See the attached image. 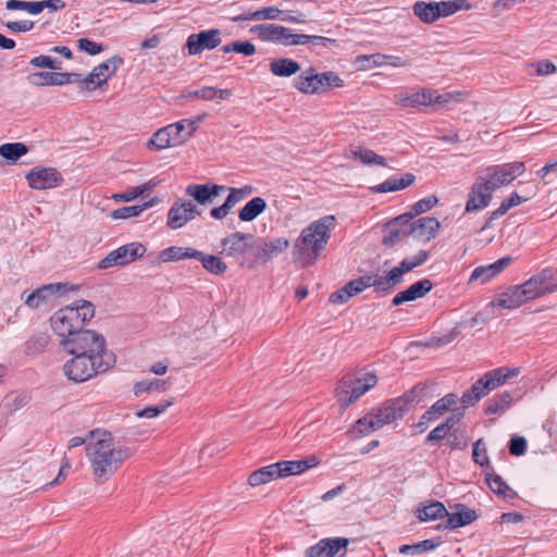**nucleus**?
<instances>
[{"mask_svg":"<svg viewBox=\"0 0 557 557\" xmlns=\"http://www.w3.org/2000/svg\"><path fill=\"white\" fill-rule=\"evenodd\" d=\"M170 385V382L168 380H160L154 379L151 381H140L135 383L134 385V394L140 395L145 392H151V391H166Z\"/></svg>","mask_w":557,"mask_h":557,"instance_id":"nucleus-55","label":"nucleus"},{"mask_svg":"<svg viewBox=\"0 0 557 557\" xmlns=\"http://www.w3.org/2000/svg\"><path fill=\"white\" fill-rule=\"evenodd\" d=\"M354 156L366 165H387L384 157L379 156L373 150L368 148H359L358 150L354 151Z\"/></svg>","mask_w":557,"mask_h":557,"instance_id":"nucleus-56","label":"nucleus"},{"mask_svg":"<svg viewBox=\"0 0 557 557\" xmlns=\"http://www.w3.org/2000/svg\"><path fill=\"white\" fill-rule=\"evenodd\" d=\"M72 358L63 366V371L66 377L74 382H85L103 371L96 369V363L87 360L77 355H71Z\"/></svg>","mask_w":557,"mask_h":557,"instance_id":"nucleus-14","label":"nucleus"},{"mask_svg":"<svg viewBox=\"0 0 557 557\" xmlns=\"http://www.w3.org/2000/svg\"><path fill=\"white\" fill-rule=\"evenodd\" d=\"M520 285L525 290L524 294L529 301L557 292V282L554 280L553 270L549 268L532 275Z\"/></svg>","mask_w":557,"mask_h":557,"instance_id":"nucleus-11","label":"nucleus"},{"mask_svg":"<svg viewBox=\"0 0 557 557\" xmlns=\"http://www.w3.org/2000/svg\"><path fill=\"white\" fill-rule=\"evenodd\" d=\"M525 172V164L520 161L490 165L482 170L478 177L494 193L509 185Z\"/></svg>","mask_w":557,"mask_h":557,"instance_id":"nucleus-5","label":"nucleus"},{"mask_svg":"<svg viewBox=\"0 0 557 557\" xmlns=\"http://www.w3.org/2000/svg\"><path fill=\"white\" fill-rule=\"evenodd\" d=\"M482 445L484 446L483 438H479L473 444L472 459L475 463H479L481 467H490V459L487 457L486 448H481Z\"/></svg>","mask_w":557,"mask_h":557,"instance_id":"nucleus-62","label":"nucleus"},{"mask_svg":"<svg viewBox=\"0 0 557 557\" xmlns=\"http://www.w3.org/2000/svg\"><path fill=\"white\" fill-rule=\"evenodd\" d=\"M156 186H157V182H154L153 180H150L149 182H147L143 185L133 187L132 189L126 190L122 194L113 195V199H115L117 201L129 202L139 196L145 198V194L151 191Z\"/></svg>","mask_w":557,"mask_h":557,"instance_id":"nucleus-51","label":"nucleus"},{"mask_svg":"<svg viewBox=\"0 0 557 557\" xmlns=\"http://www.w3.org/2000/svg\"><path fill=\"white\" fill-rule=\"evenodd\" d=\"M485 480L490 488L495 494L510 499L517 496V493L511 487H509V485L504 481V479L500 475L494 472H486Z\"/></svg>","mask_w":557,"mask_h":557,"instance_id":"nucleus-45","label":"nucleus"},{"mask_svg":"<svg viewBox=\"0 0 557 557\" xmlns=\"http://www.w3.org/2000/svg\"><path fill=\"white\" fill-rule=\"evenodd\" d=\"M157 202H158V199L153 198L149 201H146L145 203H143L140 206L135 205V206L122 207V208H119L115 211H113L112 216L114 219H128V218H133V216H138L144 210L152 207Z\"/></svg>","mask_w":557,"mask_h":557,"instance_id":"nucleus-52","label":"nucleus"},{"mask_svg":"<svg viewBox=\"0 0 557 557\" xmlns=\"http://www.w3.org/2000/svg\"><path fill=\"white\" fill-rule=\"evenodd\" d=\"M265 209V200L261 197H255L239 210L238 218L243 222H250L260 215Z\"/></svg>","mask_w":557,"mask_h":557,"instance_id":"nucleus-41","label":"nucleus"},{"mask_svg":"<svg viewBox=\"0 0 557 557\" xmlns=\"http://www.w3.org/2000/svg\"><path fill=\"white\" fill-rule=\"evenodd\" d=\"M29 64L36 67H47L53 71L62 69V63L49 55H38L30 59Z\"/></svg>","mask_w":557,"mask_h":557,"instance_id":"nucleus-61","label":"nucleus"},{"mask_svg":"<svg viewBox=\"0 0 557 557\" xmlns=\"http://www.w3.org/2000/svg\"><path fill=\"white\" fill-rule=\"evenodd\" d=\"M440 10V17L449 16L460 10L470 9V4L467 0H450V1H442L437 2Z\"/></svg>","mask_w":557,"mask_h":557,"instance_id":"nucleus-57","label":"nucleus"},{"mask_svg":"<svg viewBox=\"0 0 557 557\" xmlns=\"http://www.w3.org/2000/svg\"><path fill=\"white\" fill-rule=\"evenodd\" d=\"M519 374L518 368H498L486 372L469 389H467L460 401L463 407L475 405L481 398L487 395L491 391L504 384L508 379Z\"/></svg>","mask_w":557,"mask_h":557,"instance_id":"nucleus-4","label":"nucleus"},{"mask_svg":"<svg viewBox=\"0 0 557 557\" xmlns=\"http://www.w3.org/2000/svg\"><path fill=\"white\" fill-rule=\"evenodd\" d=\"M440 227L441 223L436 218L424 216L412 222L408 233L416 239L429 242L436 236Z\"/></svg>","mask_w":557,"mask_h":557,"instance_id":"nucleus-20","label":"nucleus"},{"mask_svg":"<svg viewBox=\"0 0 557 557\" xmlns=\"http://www.w3.org/2000/svg\"><path fill=\"white\" fill-rule=\"evenodd\" d=\"M289 246V242L284 237L272 238L265 242L262 246H256V258L260 263H265L269 260L277 257Z\"/></svg>","mask_w":557,"mask_h":557,"instance_id":"nucleus-25","label":"nucleus"},{"mask_svg":"<svg viewBox=\"0 0 557 557\" xmlns=\"http://www.w3.org/2000/svg\"><path fill=\"white\" fill-rule=\"evenodd\" d=\"M148 146H153L157 150H162L171 146H177L172 137V133L169 127H162L157 131L151 139L148 141Z\"/></svg>","mask_w":557,"mask_h":557,"instance_id":"nucleus-53","label":"nucleus"},{"mask_svg":"<svg viewBox=\"0 0 557 557\" xmlns=\"http://www.w3.org/2000/svg\"><path fill=\"white\" fill-rule=\"evenodd\" d=\"M198 257L195 259L199 260L206 271L214 275H221L226 272V263L219 257L213 255H207L199 250Z\"/></svg>","mask_w":557,"mask_h":557,"instance_id":"nucleus-48","label":"nucleus"},{"mask_svg":"<svg viewBox=\"0 0 557 557\" xmlns=\"http://www.w3.org/2000/svg\"><path fill=\"white\" fill-rule=\"evenodd\" d=\"M280 466L273 463L253 471L249 475L248 482L251 486H259L280 478Z\"/></svg>","mask_w":557,"mask_h":557,"instance_id":"nucleus-40","label":"nucleus"},{"mask_svg":"<svg viewBox=\"0 0 557 557\" xmlns=\"http://www.w3.org/2000/svg\"><path fill=\"white\" fill-rule=\"evenodd\" d=\"M199 250L191 247H177L171 246L160 251L159 260L160 262H174L184 259H195L198 257Z\"/></svg>","mask_w":557,"mask_h":557,"instance_id":"nucleus-33","label":"nucleus"},{"mask_svg":"<svg viewBox=\"0 0 557 557\" xmlns=\"http://www.w3.org/2000/svg\"><path fill=\"white\" fill-rule=\"evenodd\" d=\"M334 215H325L306 226L294 245L296 259L312 258L314 261L325 249L334 227Z\"/></svg>","mask_w":557,"mask_h":557,"instance_id":"nucleus-2","label":"nucleus"},{"mask_svg":"<svg viewBox=\"0 0 557 557\" xmlns=\"http://www.w3.org/2000/svg\"><path fill=\"white\" fill-rule=\"evenodd\" d=\"M94 315L95 306L90 301L77 300L73 305L55 311L50 318V324L62 339H69L79 332Z\"/></svg>","mask_w":557,"mask_h":557,"instance_id":"nucleus-3","label":"nucleus"},{"mask_svg":"<svg viewBox=\"0 0 557 557\" xmlns=\"http://www.w3.org/2000/svg\"><path fill=\"white\" fill-rule=\"evenodd\" d=\"M433 288V283L429 278L418 281L407 289L399 292L392 300L393 306H400L407 301H413L422 298Z\"/></svg>","mask_w":557,"mask_h":557,"instance_id":"nucleus-23","label":"nucleus"},{"mask_svg":"<svg viewBox=\"0 0 557 557\" xmlns=\"http://www.w3.org/2000/svg\"><path fill=\"white\" fill-rule=\"evenodd\" d=\"M416 177L411 173H406L400 178L391 177L383 183L379 184L371 188V190L375 194L391 193L405 189L413 184Z\"/></svg>","mask_w":557,"mask_h":557,"instance_id":"nucleus-34","label":"nucleus"},{"mask_svg":"<svg viewBox=\"0 0 557 557\" xmlns=\"http://www.w3.org/2000/svg\"><path fill=\"white\" fill-rule=\"evenodd\" d=\"M448 510L441 502L431 503L418 510L417 517L420 521H433L444 518Z\"/></svg>","mask_w":557,"mask_h":557,"instance_id":"nucleus-49","label":"nucleus"},{"mask_svg":"<svg viewBox=\"0 0 557 557\" xmlns=\"http://www.w3.org/2000/svg\"><path fill=\"white\" fill-rule=\"evenodd\" d=\"M225 189L226 186L218 184H190L186 188V195L193 197L199 205H206Z\"/></svg>","mask_w":557,"mask_h":557,"instance_id":"nucleus-26","label":"nucleus"},{"mask_svg":"<svg viewBox=\"0 0 557 557\" xmlns=\"http://www.w3.org/2000/svg\"><path fill=\"white\" fill-rule=\"evenodd\" d=\"M541 180L544 181L545 184H552L555 182L557 177V160L544 165L536 173Z\"/></svg>","mask_w":557,"mask_h":557,"instance_id":"nucleus-63","label":"nucleus"},{"mask_svg":"<svg viewBox=\"0 0 557 557\" xmlns=\"http://www.w3.org/2000/svg\"><path fill=\"white\" fill-rule=\"evenodd\" d=\"M395 103L403 108H419L431 104V89H423L411 95L395 96Z\"/></svg>","mask_w":557,"mask_h":557,"instance_id":"nucleus-36","label":"nucleus"},{"mask_svg":"<svg viewBox=\"0 0 557 557\" xmlns=\"http://www.w3.org/2000/svg\"><path fill=\"white\" fill-rule=\"evenodd\" d=\"M26 181L32 189L44 190L60 186L63 177L54 168L35 166L27 173Z\"/></svg>","mask_w":557,"mask_h":557,"instance_id":"nucleus-12","label":"nucleus"},{"mask_svg":"<svg viewBox=\"0 0 557 557\" xmlns=\"http://www.w3.org/2000/svg\"><path fill=\"white\" fill-rule=\"evenodd\" d=\"M524 292L521 285L511 286L493 304L505 309L519 308L529 301Z\"/></svg>","mask_w":557,"mask_h":557,"instance_id":"nucleus-29","label":"nucleus"},{"mask_svg":"<svg viewBox=\"0 0 557 557\" xmlns=\"http://www.w3.org/2000/svg\"><path fill=\"white\" fill-rule=\"evenodd\" d=\"M492 198L493 191L476 176L468 194L465 212L472 213L487 208Z\"/></svg>","mask_w":557,"mask_h":557,"instance_id":"nucleus-18","label":"nucleus"},{"mask_svg":"<svg viewBox=\"0 0 557 557\" xmlns=\"http://www.w3.org/2000/svg\"><path fill=\"white\" fill-rule=\"evenodd\" d=\"M77 287L69 283H51L44 285L32 292L25 299V305L36 309L47 304L53 296L69 290H76Z\"/></svg>","mask_w":557,"mask_h":557,"instance_id":"nucleus-17","label":"nucleus"},{"mask_svg":"<svg viewBox=\"0 0 557 557\" xmlns=\"http://www.w3.org/2000/svg\"><path fill=\"white\" fill-rule=\"evenodd\" d=\"M329 557H343L349 541L345 537H326Z\"/></svg>","mask_w":557,"mask_h":557,"instance_id":"nucleus-58","label":"nucleus"},{"mask_svg":"<svg viewBox=\"0 0 557 557\" xmlns=\"http://www.w3.org/2000/svg\"><path fill=\"white\" fill-rule=\"evenodd\" d=\"M145 252L146 247L143 244L133 242L109 252L99 261L98 268L109 269L114 265H126L143 257Z\"/></svg>","mask_w":557,"mask_h":557,"instance_id":"nucleus-10","label":"nucleus"},{"mask_svg":"<svg viewBox=\"0 0 557 557\" xmlns=\"http://www.w3.org/2000/svg\"><path fill=\"white\" fill-rule=\"evenodd\" d=\"M513 259L510 256H507L498 259L492 264L478 267L472 271L469 283L480 281L481 284H485L509 267Z\"/></svg>","mask_w":557,"mask_h":557,"instance_id":"nucleus-21","label":"nucleus"},{"mask_svg":"<svg viewBox=\"0 0 557 557\" xmlns=\"http://www.w3.org/2000/svg\"><path fill=\"white\" fill-rule=\"evenodd\" d=\"M376 383L377 377L373 373H366L356 379L344 377L336 389V397L341 407L346 409L364 393L374 387Z\"/></svg>","mask_w":557,"mask_h":557,"instance_id":"nucleus-6","label":"nucleus"},{"mask_svg":"<svg viewBox=\"0 0 557 557\" xmlns=\"http://www.w3.org/2000/svg\"><path fill=\"white\" fill-rule=\"evenodd\" d=\"M438 203V198L435 195L428 196L417 201L410 209L409 212L401 214L393 220V225L400 223H408L414 216L430 211Z\"/></svg>","mask_w":557,"mask_h":557,"instance_id":"nucleus-31","label":"nucleus"},{"mask_svg":"<svg viewBox=\"0 0 557 557\" xmlns=\"http://www.w3.org/2000/svg\"><path fill=\"white\" fill-rule=\"evenodd\" d=\"M276 465L280 466V478H285L288 475L300 474L304 471L315 467L319 465V459L315 456H310L301 460L280 461L276 462Z\"/></svg>","mask_w":557,"mask_h":557,"instance_id":"nucleus-30","label":"nucleus"},{"mask_svg":"<svg viewBox=\"0 0 557 557\" xmlns=\"http://www.w3.org/2000/svg\"><path fill=\"white\" fill-rule=\"evenodd\" d=\"M200 214L193 201L178 199L169 210L166 224L170 228L177 230Z\"/></svg>","mask_w":557,"mask_h":557,"instance_id":"nucleus-15","label":"nucleus"},{"mask_svg":"<svg viewBox=\"0 0 557 557\" xmlns=\"http://www.w3.org/2000/svg\"><path fill=\"white\" fill-rule=\"evenodd\" d=\"M300 70V65L298 62L282 58V59H274L270 63V71L275 75L280 77H288L294 74H296Z\"/></svg>","mask_w":557,"mask_h":557,"instance_id":"nucleus-44","label":"nucleus"},{"mask_svg":"<svg viewBox=\"0 0 557 557\" xmlns=\"http://www.w3.org/2000/svg\"><path fill=\"white\" fill-rule=\"evenodd\" d=\"M512 401V395L504 392L502 395L494 397L487 401L485 407L486 414L502 413Z\"/></svg>","mask_w":557,"mask_h":557,"instance_id":"nucleus-54","label":"nucleus"},{"mask_svg":"<svg viewBox=\"0 0 557 557\" xmlns=\"http://www.w3.org/2000/svg\"><path fill=\"white\" fill-rule=\"evenodd\" d=\"M172 404L173 403L171 400H165L156 406H149L144 409L137 410L135 414L138 418H156L159 414L163 413L170 406H172Z\"/></svg>","mask_w":557,"mask_h":557,"instance_id":"nucleus-60","label":"nucleus"},{"mask_svg":"<svg viewBox=\"0 0 557 557\" xmlns=\"http://www.w3.org/2000/svg\"><path fill=\"white\" fill-rule=\"evenodd\" d=\"M28 148L23 143H9L0 146V156L4 158L8 163H15L22 156L26 154Z\"/></svg>","mask_w":557,"mask_h":557,"instance_id":"nucleus-50","label":"nucleus"},{"mask_svg":"<svg viewBox=\"0 0 557 557\" xmlns=\"http://www.w3.org/2000/svg\"><path fill=\"white\" fill-rule=\"evenodd\" d=\"M343 79L334 72L314 73L313 69L295 79V87L304 94H318L325 87H342Z\"/></svg>","mask_w":557,"mask_h":557,"instance_id":"nucleus-7","label":"nucleus"},{"mask_svg":"<svg viewBox=\"0 0 557 557\" xmlns=\"http://www.w3.org/2000/svg\"><path fill=\"white\" fill-rule=\"evenodd\" d=\"M71 355L84 357L92 363L95 361L96 369L103 372L109 370L115 363V356L112 351L107 349V345L102 347V349H87L79 352H72Z\"/></svg>","mask_w":557,"mask_h":557,"instance_id":"nucleus-24","label":"nucleus"},{"mask_svg":"<svg viewBox=\"0 0 557 557\" xmlns=\"http://www.w3.org/2000/svg\"><path fill=\"white\" fill-rule=\"evenodd\" d=\"M123 64V59L119 55H113L112 58L108 59L107 61L100 63L99 65L95 66L92 71L95 73H98V82L96 86H100L102 83H106L111 75H113L116 70L120 67V65Z\"/></svg>","mask_w":557,"mask_h":557,"instance_id":"nucleus-43","label":"nucleus"},{"mask_svg":"<svg viewBox=\"0 0 557 557\" xmlns=\"http://www.w3.org/2000/svg\"><path fill=\"white\" fill-rule=\"evenodd\" d=\"M458 511L446 516L447 522L445 524H438L437 529H457L472 523L476 520L478 515L474 510L466 507L465 505H458Z\"/></svg>","mask_w":557,"mask_h":557,"instance_id":"nucleus-27","label":"nucleus"},{"mask_svg":"<svg viewBox=\"0 0 557 557\" xmlns=\"http://www.w3.org/2000/svg\"><path fill=\"white\" fill-rule=\"evenodd\" d=\"M38 7L37 1L8 0L5 2L7 10H23L33 15L39 14Z\"/></svg>","mask_w":557,"mask_h":557,"instance_id":"nucleus-59","label":"nucleus"},{"mask_svg":"<svg viewBox=\"0 0 557 557\" xmlns=\"http://www.w3.org/2000/svg\"><path fill=\"white\" fill-rule=\"evenodd\" d=\"M206 113H202L195 119H184L180 122L168 125L169 131L172 133V137L176 145L188 140L199 126V123L206 117Z\"/></svg>","mask_w":557,"mask_h":557,"instance_id":"nucleus-22","label":"nucleus"},{"mask_svg":"<svg viewBox=\"0 0 557 557\" xmlns=\"http://www.w3.org/2000/svg\"><path fill=\"white\" fill-rule=\"evenodd\" d=\"M283 12L276 7H267L255 12L243 13L232 17L233 22L276 20Z\"/></svg>","mask_w":557,"mask_h":557,"instance_id":"nucleus-42","label":"nucleus"},{"mask_svg":"<svg viewBox=\"0 0 557 557\" xmlns=\"http://www.w3.org/2000/svg\"><path fill=\"white\" fill-rule=\"evenodd\" d=\"M221 42V30L219 28H211L189 35L186 40V48L189 55H197L205 50L215 49Z\"/></svg>","mask_w":557,"mask_h":557,"instance_id":"nucleus-13","label":"nucleus"},{"mask_svg":"<svg viewBox=\"0 0 557 557\" xmlns=\"http://www.w3.org/2000/svg\"><path fill=\"white\" fill-rule=\"evenodd\" d=\"M368 287L373 286L379 294H387L401 283L396 273L391 270L383 276L366 275Z\"/></svg>","mask_w":557,"mask_h":557,"instance_id":"nucleus-32","label":"nucleus"},{"mask_svg":"<svg viewBox=\"0 0 557 557\" xmlns=\"http://www.w3.org/2000/svg\"><path fill=\"white\" fill-rule=\"evenodd\" d=\"M429 258V252L426 250H420L414 257L411 259H404L399 262V264L392 270L396 273V275L403 282V277L405 273L410 272L417 267L422 265Z\"/></svg>","mask_w":557,"mask_h":557,"instance_id":"nucleus-46","label":"nucleus"},{"mask_svg":"<svg viewBox=\"0 0 557 557\" xmlns=\"http://www.w3.org/2000/svg\"><path fill=\"white\" fill-rule=\"evenodd\" d=\"M458 401V396L455 393L446 394L443 398L438 399L434 405L424 412V419L435 420L447 412Z\"/></svg>","mask_w":557,"mask_h":557,"instance_id":"nucleus-39","label":"nucleus"},{"mask_svg":"<svg viewBox=\"0 0 557 557\" xmlns=\"http://www.w3.org/2000/svg\"><path fill=\"white\" fill-rule=\"evenodd\" d=\"M430 385L428 383H418L410 391L404 395L391 399L392 405L395 406L398 416L403 418L411 408L420 404L424 399L432 397L430 393Z\"/></svg>","mask_w":557,"mask_h":557,"instance_id":"nucleus-16","label":"nucleus"},{"mask_svg":"<svg viewBox=\"0 0 557 557\" xmlns=\"http://www.w3.org/2000/svg\"><path fill=\"white\" fill-rule=\"evenodd\" d=\"M413 13L423 23L431 24L440 18L437 2L417 1L412 7Z\"/></svg>","mask_w":557,"mask_h":557,"instance_id":"nucleus-38","label":"nucleus"},{"mask_svg":"<svg viewBox=\"0 0 557 557\" xmlns=\"http://www.w3.org/2000/svg\"><path fill=\"white\" fill-rule=\"evenodd\" d=\"M86 445L87 457L97 482L108 481L131 457V449L116 445L110 432L90 431Z\"/></svg>","mask_w":557,"mask_h":557,"instance_id":"nucleus-1","label":"nucleus"},{"mask_svg":"<svg viewBox=\"0 0 557 557\" xmlns=\"http://www.w3.org/2000/svg\"><path fill=\"white\" fill-rule=\"evenodd\" d=\"M529 199V197H521L518 193H512L510 195L509 198H506L502 201L500 206L494 210L493 212L490 213L486 222H485V225L482 227V230H485L487 227L491 226V223L494 221V220H497L499 218H502L503 215H505L511 208L527 201Z\"/></svg>","mask_w":557,"mask_h":557,"instance_id":"nucleus-37","label":"nucleus"},{"mask_svg":"<svg viewBox=\"0 0 557 557\" xmlns=\"http://www.w3.org/2000/svg\"><path fill=\"white\" fill-rule=\"evenodd\" d=\"M440 537L424 540L414 544H405L399 547V553L404 555H421L435 549L441 545Z\"/></svg>","mask_w":557,"mask_h":557,"instance_id":"nucleus-47","label":"nucleus"},{"mask_svg":"<svg viewBox=\"0 0 557 557\" xmlns=\"http://www.w3.org/2000/svg\"><path fill=\"white\" fill-rule=\"evenodd\" d=\"M64 74L61 72H35L27 76V82L32 86H63Z\"/></svg>","mask_w":557,"mask_h":557,"instance_id":"nucleus-35","label":"nucleus"},{"mask_svg":"<svg viewBox=\"0 0 557 557\" xmlns=\"http://www.w3.org/2000/svg\"><path fill=\"white\" fill-rule=\"evenodd\" d=\"M107 344L106 338L96 331L82 329L79 332L69 337V339H61L60 345L67 354L79 352L87 349H102Z\"/></svg>","mask_w":557,"mask_h":557,"instance_id":"nucleus-9","label":"nucleus"},{"mask_svg":"<svg viewBox=\"0 0 557 557\" xmlns=\"http://www.w3.org/2000/svg\"><path fill=\"white\" fill-rule=\"evenodd\" d=\"M262 41L280 44L283 46L302 45L304 34H294L290 28L278 24H259L250 28Z\"/></svg>","mask_w":557,"mask_h":557,"instance_id":"nucleus-8","label":"nucleus"},{"mask_svg":"<svg viewBox=\"0 0 557 557\" xmlns=\"http://www.w3.org/2000/svg\"><path fill=\"white\" fill-rule=\"evenodd\" d=\"M397 419H400V417L398 416L395 406H393L392 401L388 400L376 414H373V417L369 419V426L361 432H373Z\"/></svg>","mask_w":557,"mask_h":557,"instance_id":"nucleus-28","label":"nucleus"},{"mask_svg":"<svg viewBox=\"0 0 557 557\" xmlns=\"http://www.w3.org/2000/svg\"><path fill=\"white\" fill-rule=\"evenodd\" d=\"M252 234L235 232L222 239L221 244L227 257L239 258L247 249H253Z\"/></svg>","mask_w":557,"mask_h":557,"instance_id":"nucleus-19","label":"nucleus"},{"mask_svg":"<svg viewBox=\"0 0 557 557\" xmlns=\"http://www.w3.org/2000/svg\"><path fill=\"white\" fill-rule=\"evenodd\" d=\"M306 557H329L326 539L320 540L317 544L305 550Z\"/></svg>","mask_w":557,"mask_h":557,"instance_id":"nucleus-64","label":"nucleus"}]
</instances>
